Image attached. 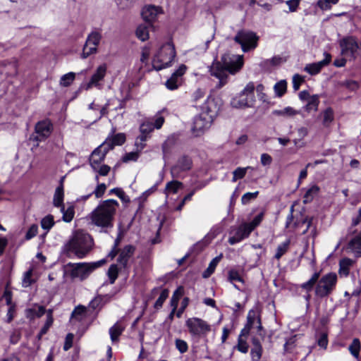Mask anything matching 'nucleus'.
Returning <instances> with one entry per match:
<instances>
[{
	"mask_svg": "<svg viewBox=\"0 0 361 361\" xmlns=\"http://www.w3.org/2000/svg\"><path fill=\"white\" fill-rule=\"evenodd\" d=\"M139 157V153L137 152H132L127 153L123 157V161L124 162H127L129 161H136Z\"/></svg>",
	"mask_w": 361,
	"mask_h": 361,
	"instance_id": "nucleus-58",
	"label": "nucleus"
},
{
	"mask_svg": "<svg viewBox=\"0 0 361 361\" xmlns=\"http://www.w3.org/2000/svg\"><path fill=\"white\" fill-rule=\"evenodd\" d=\"M192 161L187 157H183L178 159L176 164L171 169V173L174 178H179L180 173L191 169Z\"/></svg>",
	"mask_w": 361,
	"mask_h": 361,
	"instance_id": "nucleus-15",
	"label": "nucleus"
},
{
	"mask_svg": "<svg viewBox=\"0 0 361 361\" xmlns=\"http://www.w3.org/2000/svg\"><path fill=\"white\" fill-rule=\"evenodd\" d=\"M85 311H86L85 307H84L82 305H78L73 311L71 317L73 318H75L77 320H81L82 319V316L85 313Z\"/></svg>",
	"mask_w": 361,
	"mask_h": 361,
	"instance_id": "nucleus-44",
	"label": "nucleus"
},
{
	"mask_svg": "<svg viewBox=\"0 0 361 361\" xmlns=\"http://www.w3.org/2000/svg\"><path fill=\"white\" fill-rule=\"evenodd\" d=\"M221 61L222 63L219 61L214 62L209 68L211 75L219 80V87L227 82L228 73L235 74L243 65V58L240 55L226 54L222 56Z\"/></svg>",
	"mask_w": 361,
	"mask_h": 361,
	"instance_id": "nucleus-1",
	"label": "nucleus"
},
{
	"mask_svg": "<svg viewBox=\"0 0 361 361\" xmlns=\"http://www.w3.org/2000/svg\"><path fill=\"white\" fill-rule=\"evenodd\" d=\"M258 39L255 32L242 30L236 34L234 41L241 45L244 52H247L257 47Z\"/></svg>",
	"mask_w": 361,
	"mask_h": 361,
	"instance_id": "nucleus-10",
	"label": "nucleus"
},
{
	"mask_svg": "<svg viewBox=\"0 0 361 361\" xmlns=\"http://www.w3.org/2000/svg\"><path fill=\"white\" fill-rule=\"evenodd\" d=\"M109 151L106 147H102V144L92 152L90 158V163L94 171L97 170V167L104 160L106 154Z\"/></svg>",
	"mask_w": 361,
	"mask_h": 361,
	"instance_id": "nucleus-16",
	"label": "nucleus"
},
{
	"mask_svg": "<svg viewBox=\"0 0 361 361\" xmlns=\"http://www.w3.org/2000/svg\"><path fill=\"white\" fill-rule=\"evenodd\" d=\"M93 241L91 236L82 231H76L66 245L67 250L78 257H84L92 249Z\"/></svg>",
	"mask_w": 361,
	"mask_h": 361,
	"instance_id": "nucleus-4",
	"label": "nucleus"
},
{
	"mask_svg": "<svg viewBox=\"0 0 361 361\" xmlns=\"http://www.w3.org/2000/svg\"><path fill=\"white\" fill-rule=\"evenodd\" d=\"M75 78V74L70 72L63 75L60 79V85L63 87H68L73 82Z\"/></svg>",
	"mask_w": 361,
	"mask_h": 361,
	"instance_id": "nucleus-36",
	"label": "nucleus"
},
{
	"mask_svg": "<svg viewBox=\"0 0 361 361\" xmlns=\"http://www.w3.org/2000/svg\"><path fill=\"white\" fill-rule=\"evenodd\" d=\"M228 279L230 281H239L243 283V280L242 277L240 276L238 271L235 270H231L228 273Z\"/></svg>",
	"mask_w": 361,
	"mask_h": 361,
	"instance_id": "nucleus-55",
	"label": "nucleus"
},
{
	"mask_svg": "<svg viewBox=\"0 0 361 361\" xmlns=\"http://www.w3.org/2000/svg\"><path fill=\"white\" fill-rule=\"evenodd\" d=\"M125 327L118 322L116 323L112 327L110 328L109 334L112 342L114 343L118 341V338L121 335Z\"/></svg>",
	"mask_w": 361,
	"mask_h": 361,
	"instance_id": "nucleus-26",
	"label": "nucleus"
},
{
	"mask_svg": "<svg viewBox=\"0 0 361 361\" xmlns=\"http://www.w3.org/2000/svg\"><path fill=\"white\" fill-rule=\"evenodd\" d=\"M259 194L258 191H256L255 192H247L245 193L241 198L242 204H246L249 203L252 200L255 199Z\"/></svg>",
	"mask_w": 361,
	"mask_h": 361,
	"instance_id": "nucleus-48",
	"label": "nucleus"
},
{
	"mask_svg": "<svg viewBox=\"0 0 361 361\" xmlns=\"http://www.w3.org/2000/svg\"><path fill=\"white\" fill-rule=\"evenodd\" d=\"M290 240H288L277 247L275 258L279 259L288 250Z\"/></svg>",
	"mask_w": 361,
	"mask_h": 361,
	"instance_id": "nucleus-38",
	"label": "nucleus"
},
{
	"mask_svg": "<svg viewBox=\"0 0 361 361\" xmlns=\"http://www.w3.org/2000/svg\"><path fill=\"white\" fill-rule=\"evenodd\" d=\"M176 347L180 353L187 352L188 346L187 343L181 339H176L175 341Z\"/></svg>",
	"mask_w": 361,
	"mask_h": 361,
	"instance_id": "nucleus-49",
	"label": "nucleus"
},
{
	"mask_svg": "<svg viewBox=\"0 0 361 361\" xmlns=\"http://www.w3.org/2000/svg\"><path fill=\"white\" fill-rule=\"evenodd\" d=\"M341 53L345 56H349L353 59L358 56L359 44L354 37H348L343 38L340 42Z\"/></svg>",
	"mask_w": 361,
	"mask_h": 361,
	"instance_id": "nucleus-13",
	"label": "nucleus"
},
{
	"mask_svg": "<svg viewBox=\"0 0 361 361\" xmlns=\"http://www.w3.org/2000/svg\"><path fill=\"white\" fill-rule=\"evenodd\" d=\"M276 94L281 97H282L287 89V82L286 80H281L276 82L274 87Z\"/></svg>",
	"mask_w": 361,
	"mask_h": 361,
	"instance_id": "nucleus-35",
	"label": "nucleus"
},
{
	"mask_svg": "<svg viewBox=\"0 0 361 361\" xmlns=\"http://www.w3.org/2000/svg\"><path fill=\"white\" fill-rule=\"evenodd\" d=\"M339 0H319L317 6L322 10H329L331 8L332 4H336Z\"/></svg>",
	"mask_w": 361,
	"mask_h": 361,
	"instance_id": "nucleus-41",
	"label": "nucleus"
},
{
	"mask_svg": "<svg viewBox=\"0 0 361 361\" xmlns=\"http://www.w3.org/2000/svg\"><path fill=\"white\" fill-rule=\"evenodd\" d=\"M108 276L110 280V283L113 284L116 280L118 275V268L116 264H111L108 270Z\"/></svg>",
	"mask_w": 361,
	"mask_h": 361,
	"instance_id": "nucleus-39",
	"label": "nucleus"
},
{
	"mask_svg": "<svg viewBox=\"0 0 361 361\" xmlns=\"http://www.w3.org/2000/svg\"><path fill=\"white\" fill-rule=\"evenodd\" d=\"M102 39V35L98 31H92L90 32L86 39L85 44L82 49L81 57L86 59L92 54H96L97 47Z\"/></svg>",
	"mask_w": 361,
	"mask_h": 361,
	"instance_id": "nucleus-12",
	"label": "nucleus"
},
{
	"mask_svg": "<svg viewBox=\"0 0 361 361\" xmlns=\"http://www.w3.org/2000/svg\"><path fill=\"white\" fill-rule=\"evenodd\" d=\"M257 317L256 316L255 312L254 310H250L247 314V322L246 326L251 329L253 326L255 322L257 321Z\"/></svg>",
	"mask_w": 361,
	"mask_h": 361,
	"instance_id": "nucleus-52",
	"label": "nucleus"
},
{
	"mask_svg": "<svg viewBox=\"0 0 361 361\" xmlns=\"http://www.w3.org/2000/svg\"><path fill=\"white\" fill-rule=\"evenodd\" d=\"M135 247L133 245H128L123 247L121 251L118 258V262L124 268L126 267L129 259L134 255Z\"/></svg>",
	"mask_w": 361,
	"mask_h": 361,
	"instance_id": "nucleus-21",
	"label": "nucleus"
},
{
	"mask_svg": "<svg viewBox=\"0 0 361 361\" xmlns=\"http://www.w3.org/2000/svg\"><path fill=\"white\" fill-rule=\"evenodd\" d=\"M152 25L147 23L140 25L136 30V36L142 41H145L149 38V27Z\"/></svg>",
	"mask_w": 361,
	"mask_h": 361,
	"instance_id": "nucleus-25",
	"label": "nucleus"
},
{
	"mask_svg": "<svg viewBox=\"0 0 361 361\" xmlns=\"http://www.w3.org/2000/svg\"><path fill=\"white\" fill-rule=\"evenodd\" d=\"M54 225L52 215H47L41 220V226L43 229L49 231Z\"/></svg>",
	"mask_w": 361,
	"mask_h": 361,
	"instance_id": "nucleus-40",
	"label": "nucleus"
},
{
	"mask_svg": "<svg viewBox=\"0 0 361 361\" xmlns=\"http://www.w3.org/2000/svg\"><path fill=\"white\" fill-rule=\"evenodd\" d=\"M325 58L322 61L317 63H312L307 64L304 70L310 75H316L320 72L322 68L328 65L331 59V54L328 53L324 54Z\"/></svg>",
	"mask_w": 361,
	"mask_h": 361,
	"instance_id": "nucleus-20",
	"label": "nucleus"
},
{
	"mask_svg": "<svg viewBox=\"0 0 361 361\" xmlns=\"http://www.w3.org/2000/svg\"><path fill=\"white\" fill-rule=\"evenodd\" d=\"M221 257L222 255H220L219 256L216 257L212 260V262L209 264L208 268L203 273V277L207 278L214 271V269L218 263L219 262V261L221 260Z\"/></svg>",
	"mask_w": 361,
	"mask_h": 361,
	"instance_id": "nucleus-33",
	"label": "nucleus"
},
{
	"mask_svg": "<svg viewBox=\"0 0 361 361\" xmlns=\"http://www.w3.org/2000/svg\"><path fill=\"white\" fill-rule=\"evenodd\" d=\"M300 0H288L286 1L290 12H295L299 6Z\"/></svg>",
	"mask_w": 361,
	"mask_h": 361,
	"instance_id": "nucleus-57",
	"label": "nucleus"
},
{
	"mask_svg": "<svg viewBox=\"0 0 361 361\" xmlns=\"http://www.w3.org/2000/svg\"><path fill=\"white\" fill-rule=\"evenodd\" d=\"M237 348L240 352L246 353L248 350V345L245 340L239 337Z\"/></svg>",
	"mask_w": 361,
	"mask_h": 361,
	"instance_id": "nucleus-56",
	"label": "nucleus"
},
{
	"mask_svg": "<svg viewBox=\"0 0 361 361\" xmlns=\"http://www.w3.org/2000/svg\"><path fill=\"white\" fill-rule=\"evenodd\" d=\"M250 167H245V168H241V167H238L233 172V179H232V181L233 182H235L238 179H241L243 178H244V176H245L246 174V172H247V170L249 169Z\"/></svg>",
	"mask_w": 361,
	"mask_h": 361,
	"instance_id": "nucleus-42",
	"label": "nucleus"
},
{
	"mask_svg": "<svg viewBox=\"0 0 361 361\" xmlns=\"http://www.w3.org/2000/svg\"><path fill=\"white\" fill-rule=\"evenodd\" d=\"M262 218H263V214L261 213V214L257 215L254 218V219L252 221V222L248 224V225L252 228V230H254L255 228L260 224V222L262 220Z\"/></svg>",
	"mask_w": 361,
	"mask_h": 361,
	"instance_id": "nucleus-60",
	"label": "nucleus"
},
{
	"mask_svg": "<svg viewBox=\"0 0 361 361\" xmlns=\"http://www.w3.org/2000/svg\"><path fill=\"white\" fill-rule=\"evenodd\" d=\"M348 248L357 257H361V231L350 239Z\"/></svg>",
	"mask_w": 361,
	"mask_h": 361,
	"instance_id": "nucleus-23",
	"label": "nucleus"
},
{
	"mask_svg": "<svg viewBox=\"0 0 361 361\" xmlns=\"http://www.w3.org/2000/svg\"><path fill=\"white\" fill-rule=\"evenodd\" d=\"M182 185L181 182L177 180L171 181L166 184V190L173 193H176Z\"/></svg>",
	"mask_w": 361,
	"mask_h": 361,
	"instance_id": "nucleus-45",
	"label": "nucleus"
},
{
	"mask_svg": "<svg viewBox=\"0 0 361 361\" xmlns=\"http://www.w3.org/2000/svg\"><path fill=\"white\" fill-rule=\"evenodd\" d=\"M318 345L323 348H326L327 347V345H328V338H327V334H322L321 336H320V338H319L318 340Z\"/></svg>",
	"mask_w": 361,
	"mask_h": 361,
	"instance_id": "nucleus-64",
	"label": "nucleus"
},
{
	"mask_svg": "<svg viewBox=\"0 0 361 361\" xmlns=\"http://www.w3.org/2000/svg\"><path fill=\"white\" fill-rule=\"evenodd\" d=\"M73 340V334H68L66 337V341H65V343H64V346H63V349L65 350H68L72 347Z\"/></svg>",
	"mask_w": 361,
	"mask_h": 361,
	"instance_id": "nucleus-61",
	"label": "nucleus"
},
{
	"mask_svg": "<svg viewBox=\"0 0 361 361\" xmlns=\"http://www.w3.org/2000/svg\"><path fill=\"white\" fill-rule=\"evenodd\" d=\"M105 262L100 260L93 263H68L66 265V271L72 279H79L83 281L97 268L101 267Z\"/></svg>",
	"mask_w": 361,
	"mask_h": 361,
	"instance_id": "nucleus-5",
	"label": "nucleus"
},
{
	"mask_svg": "<svg viewBox=\"0 0 361 361\" xmlns=\"http://www.w3.org/2000/svg\"><path fill=\"white\" fill-rule=\"evenodd\" d=\"M168 295H169V292L167 290L165 289V290H162L159 297L155 302L154 307L157 309L161 307V306L163 305V303L164 302L166 299L168 298Z\"/></svg>",
	"mask_w": 361,
	"mask_h": 361,
	"instance_id": "nucleus-47",
	"label": "nucleus"
},
{
	"mask_svg": "<svg viewBox=\"0 0 361 361\" xmlns=\"http://www.w3.org/2000/svg\"><path fill=\"white\" fill-rule=\"evenodd\" d=\"M253 230L252 229V228L248 225L247 223H245L243 224H242L241 226H239V228H238V230L236 231V233L240 235V237L241 238V239H244L247 237L249 236V235L250 234V233Z\"/></svg>",
	"mask_w": 361,
	"mask_h": 361,
	"instance_id": "nucleus-34",
	"label": "nucleus"
},
{
	"mask_svg": "<svg viewBox=\"0 0 361 361\" xmlns=\"http://www.w3.org/2000/svg\"><path fill=\"white\" fill-rule=\"evenodd\" d=\"M350 353L356 358L359 357L360 350V341L358 338H354L348 348Z\"/></svg>",
	"mask_w": 361,
	"mask_h": 361,
	"instance_id": "nucleus-37",
	"label": "nucleus"
},
{
	"mask_svg": "<svg viewBox=\"0 0 361 361\" xmlns=\"http://www.w3.org/2000/svg\"><path fill=\"white\" fill-rule=\"evenodd\" d=\"M52 123L48 119L39 121L36 123L35 133L31 135L30 140L37 142L44 141L52 132Z\"/></svg>",
	"mask_w": 361,
	"mask_h": 361,
	"instance_id": "nucleus-11",
	"label": "nucleus"
},
{
	"mask_svg": "<svg viewBox=\"0 0 361 361\" xmlns=\"http://www.w3.org/2000/svg\"><path fill=\"white\" fill-rule=\"evenodd\" d=\"M175 56L176 51L173 45L170 42L164 44L153 59L154 68L159 71L169 67Z\"/></svg>",
	"mask_w": 361,
	"mask_h": 361,
	"instance_id": "nucleus-6",
	"label": "nucleus"
},
{
	"mask_svg": "<svg viewBox=\"0 0 361 361\" xmlns=\"http://www.w3.org/2000/svg\"><path fill=\"white\" fill-rule=\"evenodd\" d=\"M319 103V100L318 95H312L307 101V104L305 105V109L307 112H310L312 111H317L318 109Z\"/></svg>",
	"mask_w": 361,
	"mask_h": 361,
	"instance_id": "nucleus-30",
	"label": "nucleus"
},
{
	"mask_svg": "<svg viewBox=\"0 0 361 361\" xmlns=\"http://www.w3.org/2000/svg\"><path fill=\"white\" fill-rule=\"evenodd\" d=\"M185 325L192 337L203 338L211 331V326L205 321L197 317L188 319Z\"/></svg>",
	"mask_w": 361,
	"mask_h": 361,
	"instance_id": "nucleus-9",
	"label": "nucleus"
},
{
	"mask_svg": "<svg viewBox=\"0 0 361 361\" xmlns=\"http://www.w3.org/2000/svg\"><path fill=\"white\" fill-rule=\"evenodd\" d=\"M271 162L272 158L269 154L264 153L261 155V164L263 166L270 165Z\"/></svg>",
	"mask_w": 361,
	"mask_h": 361,
	"instance_id": "nucleus-63",
	"label": "nucleus"
},
{
	"mask_svg": "<svg viewBox=\"0 0 361 361\" xmlns=\"http://www.w3.org/2000/svg\"><path fill=\"white\" fill-rule=\"evenodd\" d=\"M118 206V202L112 199L102 201L89 215L92 223L102 228L112 227Z\"/></svg>",
	"mask_w": 361,
	"mask_h": 361,
	"instance_id": "nucleus-2",
	"label": "nucleus"
},
{
	"mask_svg": "<svg viewBox=\"0 0 361 361\" xmlns=\"http://www.w3.org/2000/svg\"><path fill=\"white\" fill-rule=\"evenodd\" d=\"M219 107L214 98L208 97L201 106V113L195 118L192 131L195 136H200L208 130L216 116Z\"/></svg>",
	"mask_w": 361,
	"mask_h": 361,
	"instance_id": "nucleus-3",
	"label": "nucleus"
},
{
	"mask_svg": "<svg viewBox=\"0 0 361 361\" xmlns=\"http://www.w3.org/2000/svg\"><path fill=\"white\" fill-rule=\"evenodd\" d=\"M319 276V272H315L307 282L300 285L301 288L307 292H310L318 282Z\"/></svg>",
	"mask_w": 361,
	"mask_h": 361,
	"instance_id": "nucleus-28",
	"label": "nucleus"
},
{
	"mask_svg": "<svg viewBox=\"0 0 361 361\" xmlns=\"http://www.w3.org/2000/svg\"><path fill=\"white\" fill-rule=\"evenodd\" d=\"M37 232H38L37 225L32 224L28 229L27 232L26 233L25 238L27 240H30V239L32 238L37 234Z\"/></svg>",
	"mask_w": 361,
	"mask_h": 361,
	"instance_id": "nucleus-54",
	"label": "nucleus"
},
{
	"mask_svg": "<svg viewBox=\"0 0 361 361\" xmlns=\"http://www.w3.org/2000/svg\"><path fill=\"white\" fill-rule=\"evenodd\" d=\"M255 101V85L250 82L238 97L232 99L231 105L235 108H245L252 106Z\"/></svg>",
	"mask_w": 361,
	"mask_h": 361,
	"instance_id": "nucleus-7",
	"label": "nucleus"
},
{
	"mask_svg": "<svg viewBox=\"0 0 361 361\" xmlns=\"http://www.w3.org/2000/svg\"><path fill=\"white\" fill-rule=\"evenodd\" d=\"M154 130V124L152 122H144L140 127V135L139 139L142 141H146L150 133Z\"/></svg>",
	"mask_w": 361,
	"mask_h": 361,
	"instance_id": "nucleus-24",
	"label": "nucleus"
},
{
	"mask_svg": "<svg viewBox=\"0 0 361 361\" xmlns=\"http://www.w3.org/2000/svg\"><path fill=\"white\" fill-rule=\"evenodd\" d=\"M294 211V207L292 206L290 209V214L288 216L286 223V228H290L293 229H296L300 227L301 224H307V228L305 230H304L302 232V234L304 235L307 233V230L310 227L311 224H312L313 218L311 217L310 219L305 218L301 220V221H295L293 224H292L293 221V213Z\"/></svg>",
	"mask_w": 361,
	"mask_h": 361,
	"instance_id": "nucleus-17",
	"label": "nucleus"
},
{
	"mask_svg": "<svg viewBox=\"0 0 361 361\" xmlns=\"http://www.w3.org/2000/svg\"><path fill=\"white\" fill-rule=\"evenodd\" d=\"M175 144V138L173 136L169 137L162 145L163 154L165 156L169 153L171 147Z\"/></svg>",
	"mask_w": 361,
	"mask_h": 361,
	"instance_id": "nucleus-43",
	"label": "nucleus"
},
{
	"mask_svg": "<svg viewBox=\"0 0 361 361\" xmlns=\"http://www.w3.org/2000/svg\"><path fill=\"white\" fill-rule=\"evenodd\" d=\"M334 120V112L331 109H326L324 111L323 124L328 126Z\"/></svg>",
	"mask_w": 361,
	"mask_h": 361,
	"instance_id": "nucleus-46",
	"label": "nucleus"
},
{
	"mask_svg": "<svg viewBox=\"0 0 361 361\" xmlns=\"http://www.w3.org/2000/svg\"><path fill=\"white\" fill-rule=\"evenodd\" d=\"M304 78L298 74H295L293 77V87L295 90L300 88V85L303 82Z\"/></svg>",
	"mask_w": 361,
	"mask_h": 361,
	"instance_id": "nucleus-53",
	"label": "nucleus"
},
{
	"mask_svg": "<svg viewBox=\"0 0 361 361\" xmlns=\"http://www.w3.org/2000/svg\"><path fill=\"white\" fill-rule=\"evenodd\" d=\"M106 65L102 64L98 66L92 75L90 81L85 85V89L86 90H90L92 87H97L98 88H101L100 82L102 81L106 73Z\"/></svg>",
	"mask_w": 361,
	"mask_h": 361,
	"instance_id": "nucleus-14",
	"label": "nucleus"
},
{
	"mask_svg": "<svg viewBox=\"0 0 361 361\" xmlns=\"http://www.w3.org/2000/svg\"><path fill=\"white\" fill-rule=\"evenodd\" d=\"M32 272V270H29L25 273L23 279V285L25 287L29 286L32 283L31 276Z\"/></svg>",
	"mask_w": 361,
	"mask_h": 361,
	"instance_id": "nucleus-59",
	"label": "nucleus"
},
{
	"mask_svg": "<svg viewBox=\"0 0 361 361\" xmlns=\"http://www.w3.org/2000/svg\"><path fill=\"white\" fill-rule=\"evenodd\" d=\"M106 189V185L104 183L99 184L95 190L92 192L97 198H100L103 196Z\"/></svg>",
	"mask_w": 361,
	"mask_h": 361,
	"instance_id": "nucleus-50",
	"label": "nucleus"
},
{
	"mask_svg": "<svg viewBox=\"0 0 361 361\" xmlns=\"http://www.w3.org/2000/svg\"><path fill=\"white\" fill-rule=\"evenodd\" d=\"M186 67L181 65L179 68L174 72L171 78L166 82V86L169 90H173L178 87L181 83V76L184 74Z\"/></svg>",
	"mask_w": 361,
	"mask_h": 361,
	"instance_id": "nucleus-18",
	"label": "nucleus"
},
{
	"mask_svg": "<svg viewBox=\"0 0 361 361\" xmlns=\"http://www.w3.org/2000/svg\"><path fill=\"white\" fill-rule=\"evenodd\" d=\"M61 212L63 213V220L66 222H71L75 214L74 207L73 206L68 207L65 209L64 205L61 207Z\"/></svg>",
	"mask_w": 361,
	"mask_h": 361,
	"instance_id": "nucleus-32",
	"label": "nucleus"
},
{
	"mask_svg": "<svg viewBox=\"0 0 361 361\" xmlns=\"http://www.w3.org/2000/svg\"><path fill=\"white\" fill-rule=\"evenodd\" d=\"M337 283V276L334 273H329L323 276L315 287V294L319 298H324L331 293Z\"/></svg>",
	"mask_w": 361,
	"mask_h": 361,
	"instance_id": "nucleus-8",
	"label": "nucleus"
},
{
	"mask_svg": "<svg viewBox=\"0 0 361 361\" xmlns=\"http://www.w3.org/2000/svg\"><path fill=\"white\" fill-rule=\"evenodd\" d=\"M162 12L161 7L149 5L142 9V16L145 23L151 24L157 19L158 15L162 13Z\"/></svg>",
	"mask_w": 361,
	"mask_h": 361,
	"instance_id": "nucleus-19",
	"label": "nucleus"
},
{
	"mask_svg": "<svg viewBox=\"0 0 361 361\" xmlns=\"http://www.w3.org/2000/svg\"><path fill=\"white\" fill-rule=\"evenodd\" d=\"M262 348H252L251 350V356L253 361H259L262 357Z\"/></svg>",
	"mask_w": 361,
	"mask_h": 361,
	"instance_id": "nucleus-51",
	"label": "nucleus"
},
{
	"mask_svg": "<svg viewBox=\"0 0 361 361\" xmlns=\"http://www.w3.org/2000/svg\"><path fill=\"white\" fill-rule=\"evenodd\" d=\"M272 114L276 116H283L285 118H291L299 114V111L295 110L290 106L286 107L280 110H274Z\"/></svg>",
	"mask_w": 361,
	"mask_h": 361,
	"instance_id": "nucleus-27",
	"label": "nucleus"
},
{
	"mask_svg": "<svg viewBox=\"0 0 361 361\" xmlns=\"http://www.w3.org/2000/svg\"><path fill=\"white\" fill-rule=\"evenodd\" d=\"M343 85L353 91L358 89L359 87L358 82L355 80H347L343 83Z\"/></svg>",
	"mask_w": 361,
	"mask_h": 361,
	"instance_id": "nucleus-62",
	"label": "nucleus"
},
{
	"mask_svg": "<svg viewBox=\"0 0 361 361\" xmlns=\"http://www.w3.org/2000/svg\"><path fill=\"white\" fill-rule=\"evenodd\" d=\"M63 186H59L54 192L53 204L55 207H61L63 206Z\"/></svg>",
	"mask_w": 361,
	"mask_h": 361,
	"instance_id": "nucleus-29",
	"label": "nucleus"
},
{
	"mask_svg": "<svg viewBox=\"0 0 361 361\" xmlns=\"http://www.w3.org/2000/svg\"><path fill=\"white\" fill-rule=\"evenodd\" d=\"M126 140V136L123 133H118L112 137H108L102 143V147H105L107 149H112L116 145H121Z\"/></svg>",
	"mask_w": 361,
	"mask_h": 361,
	"instance_id": "nucleus-22",
	"label": "nucleus"
},
{
	"mask_svg": "<svg viewBox=\"0 0 361 361\" xmlns=\"http://www.w3.org/2000/svg\"><path fill=\"white\" fill-rule=\"evenodd\" d=\"M319 191V188L317 185H312L305 192V194L303 197V198H304L303 202L305 204L310 202L314 199V197L318 194Z\"/></svg>",
	"mask_w": 361,
	"mask_h": 361,
	"instance_id": "nucleus-31",
	"label": "nucleus"
}]
</instances>
